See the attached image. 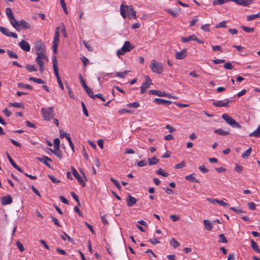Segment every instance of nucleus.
I'll use <instances>...</instances> for the list:
<instances>
[{
	"label": "nucleus",
	"mask_w": 260,
	"mask_h": 260,
	"mask_svg": "<svg viewBox=\"0 0 260 260\" xmlns=\"http://www.w3.org/2000/svg\"><path fill=\"white\" fill-rule=\"evenodd\" d=\"M120 12L123 18H126L127 16L129 19H137V12L133 6H127L122 4L120 6Z\"/></svg>",
	"instance_id": "nucleus-1"
},
{
	"label": "nucleus",
	"mask_w": 260,
	"mask_h": 260,
	"mask_svg": "<svg viewBox=\"0 0 260 260\" xmlns=\"http://www.w3.org/2000/svg\"><path fill=\"white\" fill-rule=\"evenodd\" d=\"M47 60L48 59L46 54H37L35 61L39 67V70L41 74H43L45 71V61Z\"/></svg>",
	"instance_id": "nucleus-2"
},
{
	"label": "nucleus",
	"mask_w": 260,
	"mask_h": 260,
	"mask_svg": "<svg viewBox=\"0 0 260 260\" xmlns=\"http://www.w3.org/2000/svg\"><path fill=\"white\" fill-rule=\"evenodd\" d=\"M150 68L151 71L156 74H161L164 72V66L162 63L158 62L155 59L151 61L150 64Z\"/></svg>",
	"instance_id": "nucleus-3"
},
{
	"label": "nucleus",
	"mask_w": 260,
	"mask_h": 260,
	"mask_svg": "<svg viewBox=\"0 0 260 260\" xmlns=\"http://www.w3.org/2000/svg\"><path fill=\"white\" fill-rule=\"evenodd\" d=\"M53 108L50 107L47 108H42L41 112L44 120L49 121L54 116Z\"/></svg>",
	"instance_id": "nucleus-4"
},
{
	"label": "nucleus",
	"mask_w": 260,
	"mask_h": 260,
	"mask_svg": "<svg viewBox=\"0 0 260 260\" xmlns=\"http://www.w3.org/2000/svg\"><path fill=\"white\" fill-rule=\"evenodd\" d=\"M134 48V46L131 44L129 41H125L121 49L117 51L116 54L118 56L123 55L126 52L131 51Z\"/></svg>",
	"instance_id": "nucleus-5"
},
{
	"label": "nucleus",
	"mask_w": 260,
	"mask_h": 260,
	"mask_svg": "<svg viewBox=\"0 0 260 260\" xmlns=\"http://www.w3.org/2000/svg\"><path fill=\"white\" fill-rule=\"evenodd\" d=\"M12 25L17 31H20L21 29H26L30 28V25L29 24V23L24 20H22L20 21L16 20L14 23H12Z\"/></svg>",
	"instance_id": "nucleus-6"
},
{
	"label": "nucleus",
	"mask_w": 260,
	"mask_h": 260,
	"mask_svg": "<svg viewBox=\"0 0 260 260\" xmlns=\"http://www.w3.org/2000/svg\"><path fill=\"white\" fill-rule=\"evenodd\" d=\"M221 117L226 121V122L233 128H241V126L231 116L227 114H223Z\"/></svg>",
	"instance_id": "nucleus-7"
},
{
	"label": "nucleus",
	"mask_w": 260,
	"mask_h": 260,
	"mask_svg": "<svg viewBox=\"0 0 260 260\" xmlns=\"http://www.w3.org/2000/svg\"><path fill=\"white\" fill-rule=\"evenodd\" d=\"M34 46L37 54H46L45 45L41 40L36 41Z\"/></svg>",
	"instance_id": "nucleus-8"
},
{
	"label": "nucleus",
	"mask_w": 260,
	"mask_h": 260,
	"mask_svg": "<svg viewBox=\"0 0 260 260\" xmlns=\"http://www.w3.org/2000/svg\"><path fill=\"white\" fill-rule=\"evenodd\" d=\"M53 68L54 74L57 78L58 84L62 90H64V86L58 74L57 62L56 58L53 59Z\"/></svg>",
	"instance_id": "nucleus-9"
},
{
	"label": "nucleus",
	"mask_w": 260,
	"mask_h": 260,
	"mask_svg": "<svg viewBox=\"0 0 260 260\" xmlns=\"http://www.w3.org/2000/svg\"><path fill=\"white\" fill-rule=\"evenodd\" d=\"M151 84V80L148 76H145V82L141 86V93L144 94Z\"/></svg>",
	"instance_id": "nucleus-10"
},
{
	"label": "nucleus",
	"mask_w": 260,
	"mask_h": 260,
	"mask_svg": "<svg viewBox=\"0 0 260 260\" xmlns=\"http://www.w3.org/2000/svg\"><path fill=\"white\" fill-rule=\"evenodd\" d=\"M232 99H225L223 100L217 101L213 103V105L216 107H229V103L232 102Z\"/></svg>",
	"instance_id": "nucleus-11"
},
{
	"label": "nucleus",
	"mask_w": 260,
	"mask_h": 260,
	"mask_svg": "<svg viewBox=\"0 0 260 260\" xmlns=\"http://www.w3.org/2000/svg\"><path fill=\"white\" fill-rule=\"evenodd\" d=\"M40 162L46 165L49 168H51L52 166V159L47 156H43L42 157H38L37 158Z\"/></svg>",
	"instance_id": "nucleus-12"
},
{
	"label": "nucleus",
	"mask_w": 260,
	"mask_h": 260,
	"mask_svg": "<svg viewBox=\"0 0 260 260\" xmlns=\"http://www.w3.org/2000/svg\"><path fill=\"white\" fill-rule=\"evenodd\" d=\"M0 31L8 37H12L16 39L18 38L17 34L10 31L8 28L0 26Z\"/></svg>",
	"instance_id": "nucleus-13"
},
{
	"label": "nucleus",
	"mask_w": 260,
	"mask_h": 260,
	"mask_svg": "<svg viewBox=\"0 0 260 260\" xmlns=\"http://www.w3.org/2000/svg\"><path fill=\"white\" fill-rule=\"evenodd\" d=\"M19 46L24 51L28 52L30 50V46L29 43L24 40L19 43Z\"/></svg>",
	"instance_id": "nucleus-14"
},
{
	"label": "nucleus",
	"mask_w": 260,
	"mask_h": 260,
	"mask_svg": "<svg viewBox=\"0 0 260 260\" xmlns=\"http://www.w3.org/2000/svg\"><path fill=\"white\" fill-rule=\"evenodd\" d=\"M6 14L12 25V23H14L16 19L15 18L12 11L10 8H7L6 9Z\"/></svg>",
	"instance_id": "nucleus-15"
},
{
	"label": "nucleus",
	"mask_w": 260,
	"mask_h": 260,
	"mask_svg": "<svg viewBox=\"0 0 260 260\" xmlns=\"http://www.w3.org/2000/svg\"><path fill=\"white\" fill-rule=\"evenodd\" d=\"M1 204L2 205H7L12 203L13 200L9 195L2 197L1 198Z\"/></svg>",
	"instance_id": "nucleus-16"
},
{
	"label": "nucleus",
	"mask_w": 260,
	"mask_h": 260,
	"mask_svg": "<svg viewBox=\"0 0 260 260\" xmlns=\"http://www.w3.org/2000/svg\"><path fill=\"white\" fill-rule=\"evenodd\" d=\"M153 102L156 103L158 105H164L166 106H169L171 104V102L168 100L160 99V98H155L154 99Z\"/></svg>",
	"instance_id": "nucleus-17"
},
{
	"label": "nucleus",
	"mask_w": 260,
	"mask_h": 260,
	"mask_svg": "<svg viewBox=\"0 0 260 260\" xmlns=\"http://www.w3.org/2000/svg\"><path fill=\"white\" fill-rule=\"evenodd\" d=\"M59 41V35H54L53 41V51L54 53L57 51V47Z\"/></svg>",
	"instance_id": "nucleus-18"
},
{
	"label": "nucleus",
	"mask_w": 260,
	"mask_h": 260,
	"mask_svg": "<svg viewBox=\"0 0 260 260\" xmlns=\"http://www.w3.org/2000/svg\"><path fill=\"white\" fill-rule=\"evenodd\" d=\"M187 50L185 49L181 51L177 52L175 54V57L177 59H182L187 56Z\"/></svg>",
	"instance_id": "nucleus-19"
},
{
	"label": "nucleus",
	"mask_w": 260,
	"mask_h": 260,
	"mask_svg": "<svg viewBox=\"0 0 260 260\" xmlns=\"http://www.w3.org/2000/svg\"><path fill=\"white\" fill-rule=\"evenodd\" d=\"M231 1H233L237 4L244 6L249 5L252 2V0H231Z\"/></svg>",
	"instance_id": "nucleus-20"
},
{
	"label": "nucleus",
	"mask_w": 260,
	"mask_h": 260,
	"mask_svg": "<svg viewBox=\"0 0 260 260\" xmlns=\"http://www.w3.org/2000/svg\"><path fill=\"white\" fill-rule=\"evenodd\" d=\"M137 202V200L134 197L130 194H128V198L126 199V203L128 207H132Z\"/></svg>",
	"instance_id": "nucleus-21"
},
{
	"label": "nucleus",
	"mask_w": 260,
	"mask_h": 260,
	"mask_svg": "<svg viewBox=\"0 0 260 260\" xmlns=\"http://www.w3.org/2000/svg\"><path fill=\"white\" fill-rule=\"evenodd\" d=\"M7 156L8 157L9 161H10L12 166L18 171L22 172V170H21V169L15 164V162H14V161L13 160V159L12 158V157L10 156V154L8 153H7Z\"/></svg>",
	"instance_id": "nucleus-22"
},
{
	"label": "nucleus",
	"mask_w": 260,
	"mask_h": 260,
	"mask_svg": "<svg viewBox=\"0 0 260 260\" xmlns=\"http://www.w3.org/2000/svg\"><path fill=\"white\" fill-rule=\"evenodd\" d=\"M149 92L152 94L156 95L161 97H165L167 96V94L165 92H161L158 90H150Z\"/></svg>",
	"instance_id": "nucleus-23"
},
{
	"label": "nucleus",
	"mask_w": 260,
	"mask_h": 260,
	"mask_svg": "<svg viewBox=\"0 0 260 260\" xmlns=\"http://www.w3.org/2000/svg\"><path fill=\"white\" fill-rule=\"evenodd\" d=\"M203 224L205 226V229L207 231H211L213 229V225L210 220L205 219L203 220Z\"/></svg>",
	"instance_id": "nucleus-24"
},
{
	"label": "nucleus",
	"mask_w": 260,
	"mask_h": 260,
	"mask_svg": "<svg viewBox=\"0 0 260 260\" xmlns=\"http://www.w3.org/2000/svg\"><path fill=\"white\" fill-rule=\"evenodd\" d=\"M197 40V37L194 35H191L187 37H182L181 41L183 43H186L189 42L190 41H195Z\"/></svg>",
	"instance_id": "nucleus-25"
},
{
	"label": "nucleus",
	"mask_w": 260,
	"mask_h": 260,
	"mask_svg": "<svg viewBox=\"0 0 260 260\" xmlns=\"http://www.w3.org/2000/svg\"><path fill=\"white\" fill-rule=\"evenodd\" d=\"M214 133L220 136H226L229 135L230 132L228 131H223L221 128H218L214 131Z\"/></svg>",
	"instance_id": "nucleus-26"
},
{
	"label": "nucleus",
	"mask_w": 260,
	"mask_h": 260,
	"mask_svg": "<svg viewBox=\"0 0 260 260\" xmlns=\"http://www.w3.org/2000/svg\"><path fill=\"white\" fill-rule=\"evenodd\" d=\"M252 248L256 252L260 253V249L258 248V245L253 240H250Z\"/></svg>",
	"instance_id": "nucleus-27"
},
{
	"label": "nucleus",
	"mask_w": 260,
	"mask_h": 260,
	"mask_svg": "<svg viewBox=\"0 0 260 260\" xmlns=\"http://www.w3.org/2000/svg\"><path fill=\"white\" fill-rule=\"evenodd\" d=\"M166 11L171 14L172 16L174 17H177L179 15L180 10V9L176 11H173L170 9H168L166 10Z\"/></svg>",
	"instance_id": "nucleus-28"
},
{
	"label": "nucleus",
	"mask_w": 260,
	"mask_h": 260,
	"mask_svg": "<svg viewBox=\"0 0 260 260\" xmlns=\"http://www.w3.org/2000/svg\"><path fill=\"white\" fill-rule=\"evenodd\" d=\"M250 137H260V125L254 132L250 134Z\"/></svg>",
	"instance_id": "nucleus-29"
},
{
	"label": "nucleus",
	"mask_w": 260,
	"mask_h": 260,
	"mask_svg": "<svg viewBox=\"0 0 260 260\" xmlns=\"http://www.w3.org/2000/svg\"><path fill=\"white\" fill-rule=\"evenodd\" d=\"M229 1H231V0H213V4L214 6L221 5L229 2Z\"/></svg>",
	"instance_id": "nucleus-30"
},
{
	"label": "nucleus",
	"mask_w": 260,
	"mask_h": 260,
	"mask_svg": "<svg viewBox=\"0 0 260 260\" xmlns=\"http://www.w3.org/2000/svg\"><path fill=\"white\" fill-rule=\"evenodd\" d=\"M50 150L51 151V152L52 153H53L54 154H55L57 157H58L60 159H61V157H62V155H61V151L59 150V149H57V150H56V149H50Z\"/></svg>",
	"instance_id": "nucleus-31"
},
{
	"label": "nucleus",
	"mask_w": 260,
	"mask_h": 260,
	"mask_svg": "<svg viewBox=\"0 0 260 260\" xmlns=\"http://www.w3.org/2000/svg\"><path fill=\"white\" fill-rule=\"evenodd\" d=\"M149 165L151 166L156 164L158 162V159L155 157L149 158L148 159Z\"/></svg>",
	"instance_id": "nucleus-32"
},
{
	"label": "nucleus",
	"mask_w": 260,
	"mask_h": 260,
	"mask_svg": "<svg viewBox=\"0 0 260 260\" xmlns=\"http://www.w3.org/2000/svg\"><path fill=\"white\" fill-rule=\"evenodd\" d=\"M84 90H85V91L86 92V93H87V94L89 96H90V98H91L93 99H94V95L95 94H93V92L91 89H90L88 86L86 88H85L84 89Z\"/></svg>",
	"instance_id": "nucleus-33"
},
{
	"label": "nucleus",
	"mask_w": 260,
	"mask_h": 260,
	"mask_svg": "<svg viewBox=\"0 0 260 260\" xmlns=\"http://www.w3.org/2000/svg\"><path fill=\"white\" fill-rule=\"evenodd\" d=\"M156 173L157 174L160 175L164 177H167L169 176V174L168 173L166 172L164 170L160 168L156 171Z\"/></svg>",
	"instance_id": "nucleus-34"
},
{
	"label": "nucleus",
	"mask_w": 260,
	"mask_h": 260,
	"mask_svg": "<svg viewBox=\"0 0 260 260\" xmlns=\"http://www.w3.org/2000/svg\"><path fill=\"white\" fill-rule=\"evenodd\" d=\"M252 151L251 147H249L247 150L245 151L242 154L243 158H247L250 154Z\"/></svg>",
	"instance_id": "nucleus-35"
},
{
	"label": "nucleus",
	"mask_w": 260,
	"mask_h": 260,
	"mask_svg": "<svg viewBox=\"0 0 260 260\" xmlns=\"http://www.w3.org/2000/svg\"><path fill=\"white\" fill-rule=\"evenodd\" d=\"M260 17V13L252 14L247 17V20L249 21Z\"/></svg>",
	"instance_id": "nucleus-36"
},
{
	"label": "nucleus",
	"mask_w": 260,
	"mask_h": 260,
	"mask_svg": "<svg viewBox=\"0 0 260 260\" xmlns=\"http://www.w3.org/2000/svg\"><path fill=\"white\" fill-rule=\"evenodd\" d=\"M25 68L30 72L37 71L38 70L37 67L34 65L26 64Z\"/></svg>",
	"instance_id": "nucleus-37"
},
{
	"label": "nucleus",
	"mask_w": 260,
	"mask_h": 260,
	"mask_svg": "<svg viewBox=\"0 0 260 260\" xmlns=\"http://www.w3.org/2000/svg\"><path fill=\"white\" fill-rule=\"evenodd\" d=\"M54 148L56 150L59 149L60 140L58 138H55L53 141Z\"/></svg>",
	"instance_id": "nucleus-38"
},
{
	"label": "nucleus",
	"mask_w": 260,
	"mask_h": 260,
	"mask_svg": "<svg viewBox=\"0 0 260 260\" xmlns=\"http://www.w3.org/2000/svg\"><path fill=\"white\" fill-rule=\"evenodd\" d=\"M71 171L72 173L73 174V176L75 177L76 179H82L78 172L74 167H71Z\"/></svg>",
	"instance_id": "nucleus-39"
},
{
	"label": "nucleus",
	"mask_w": 260,
	"mask_h": 260,
	"mask_svg": "<svg viewBox=\"0 0 260 260\" xmlns=\"http://www.w3.org/2000/svg\"><path fill=\"white\" fill-rule=\"evenodd\" d=\"M129 72V71H124L123 72H117L116 73V76L120 78H124L126 77L127 74Z\"/></svg>",
	"instance_id": "nucleus-40"
},
{
	"label": "nucleus",
	"mask_w": 260,
	"mask_h": 260,
	"mask_svg": "<svg viewBox=\"0 0 260 260\" xmlns=\"http://www.w3.org/2000/svg\"><path fill=\"white\" fill-rule=\"evenodd\" d=\"M18 87L21 88H26L28 89H32L31 86L27 84H24L22 83H19L18 84Z\"/></svg>",
	"instance_id": "nucleus-41"
},
{
	"label": "nucleus",
	"mask_w": 260,
	"mask_h": 260,
	"mask_svg": "<svg viewBox=\"0 0 260 260\" xmlns=\"http://www.w3.org/2000/svg\"><path fill=\"white\" fill-rule=\"evenodd\" d=\"M241 28L246 32L247 33H251L252 32L254 31V28L246 26H241Z\"/></svg>",
	"instance_id": "nucleus-42"
},
{
	"label": "nucleus",
	"mask_w": 260,
	"mask_h": 260,
	"mask_svg": "<svg viewBox=\"0 0 260 260\" xmlns=\"http://www.w3.org/2000/svg\"><path fill=\"white\" fill-rule=\"evenodd\" d=\"M10 104L14 107L24 108V104L22 103H10Z\"/></svg>",
	"instance_id": "nucleus-43"
},
{
	"label": "nucleus",
	"mask_w": 260,
	"mask_h": 260,
	"mask_svg": "<svg viewBox=\"0 0 260 260\" xmlns=\"http://www.w3.org/2000/svg\"><path fill=\"white\" fill-rule=\"evenodd\" d=\"M29 79L30 81H32L34 82H36V83H37L39 84H43L45 83L43 80H42L41 79H40V78H36L35 77H30Z\"/></svg>",
	"instance_id": "nucleus-44"
},
{
	"label": "nucleus",
	"mask_w": 260,
	"mask_h": 260,
	"mask_svg": "<svg viewBox=\"0 0 260 260\" xmlns=\"http://www.w3.org/2000/svg\"><path fill=\"white\" fill-rule=\"evenodd\" d=\"M7 52L10 58H18V56H17V54L16 53L13 52L12 51L7 50Z\"/></svg>",
	"instance_id": "nucleus-45"
},
{
	"label": "nucleus",
	"mask_w": 260,
	"mask_h": 260,
	"mask_svg": "<svg viewBox=\"0 0 260 260\" xmlns=\"http://www.w3.org/2000/svg\"><path fill=\"white\" fill-rule=\"evenodd\" d=\"M83 44L84 45L85 47L88 49L89 51L92 52L93 49L92 47L88 43V42H86L85 40L83 41Z\"/></svg>",
	"instance_id": "nucleus-46"
},
{
	"label": "nucleus",
	"mask_w": 260,
	"mask_h": 260,
	"mask_svg": "<svg viewBox=\"0 0 260 260\" xmlns=\"http://www.w3.org/2000/svg\"><path fill=\"white\" fill-rule=\"evenodd\" d=\"M170 244L174 248H176L180 246V243L177 241H176L174 238H172L170 240Z\"/></svg>",
	"instance_id": "nucleus-47"
},
{
	"label": "nucleus",
	"mask_w": 260,
	"mask_h": 260,
	"mask_svg": "<svg viewBox=\"0 0 260 260\" xmlns=\"http://www.w3.org/2000/svg\"><path fill=\"white\" fill-rule=\"evenodd\" d=\"M226 27V21H222V22L217 24L215 25V27L218 28H225Z\"/></svg>",
	"instance_id": "nucleus-48"
},
{
	"label": "nucleus",
	"mask_w": 260,
	"mask_h": 260,
	"mask_svg": "<svg viewBox=\"0 0 260 260\" xmlns=\"http://www.w3.org/2000/svg\"><path fill=\"white\" fill-rule=\"evenodd\" d=\"M128 108H137L140 106V104L138 102H134L133 103L128 104L126 105Z\"/></svg>",
	"instance_id": "nucleus-49"
},
{
	"label": "nucleus",
	"mask_w": 260,
	"mask_h": 260,
	"mask_svg": "<svg viewBox=\"0 0 260 260\" xmlns=\"http://www.w3.org/2000/svg\"><path fill=\"white\" fill-rule=\"evenodd\" d=\"M219 237L220 238L219 240L220 243H226L228 242V240L223 234H220Z\"/></svg>",
	"instance_id": "nucleus-50"
},
{
	"label": "nucleus",
	"mask_w": 260,
	"mask_h": 260,
	"mask_svg": "<svg viewBox=\"0 0 260 260\" xmlns=\"http://www.w3.org/2000/svg\"><path fill=\"white\" fill-rule=\"evenodd\" d=\"M66 135L67 136V140L69 142L70 146L71 147V148L73 150V151H74V147L73 143V142H72V141L71 140V139L70 138V134H66Z\"/></svg>",
	"instance_id": "nucleus-51"
},
{
	"label": "nucleus",
	"mask_w": 260,
	"mask_h": 260,
	"mask_svg": "<svg viewBox=\"0 0 260 260\" xmlns=\"http://www.w3.org/2000/svg\"><path fill=\"white\" fill-rule=\"evenodd\" d=\"M81 105H82V109H83V113L84 114H85V115L86 116V117H88L89 116V114H88V111L86 108V106H85V105L84 104V103L82 101L81 102Z\"/></svg>",
	"instance_id": "nucleus-52"
},
{
	"label": "nucleus",
	"mask_w": 260,
	"mask_h": 260,
	"mask_svg": "<svg viewBox=\"0 0 260 260\" xmlns=\"http://www.w3.org/2000/svg\"><path fill=\"white\" fill-rule=\"evenodd\" d=\"M79 78L80 82H81L83 87L84 88V89H85V88L88 87V86L86 85V84L85 83V80H84L83 78L82 77V76L81 74L79 75Z\"/></svg>",
	"instance_id": "nucleus-53"
},
{
	"label": "nucleus",
	"mask_w": 260,
	"mask_h": 260,
	"mask_svg": "<svg viewBox=\"0 0 260 260\" xmlns=\"http://www.w3.org/2000/svg\"><path fill=\"white\" fill-rule=\"evenodd\" d=\"M83 65L84 67H86L89 63V60L85 56H83L80 58Z\"/></svg>",
	"instance_id": "nucleus-54"
},
{
	"label": "nucleus",
	"mask_w": 260,
	"mask_h": 260,
	"mask_svg": "<svg viewBox=\"0 0 260 260\" xmlns=\"http://www.w3.org/2000/svg\"><path fill=\"white\" fill-rule=\"evenodd\" d=\"M16 246L20 251L23 252L25 250L23 245L20 242L17 241L16 242Z\"/></svg>",
	"instance_id": "nucleus-55"
},
{
	"label": "nucleus",
	"mask_w": 260,
	"mask_h": 260,
	"mask_svg": "<svg viewBox=\"0 0 260 260\" xmlns=\"http://www.w3.org/2000/svg\"><path fill=\"white\" fill-rule=\"evenodd\" d=\"M118 113L119 114H123L124 113H132L133 112L132 110H127L125 108H122L121 109H120V110H119L118 111Z\"/></svg>",
	"instance_id": "nucleus-56"
},
{
	"label": "nucleus",
	"mask_w": 260,
	"mask_h": 260,
	"mask_svg": "<svg viewBox=\"0 0 260 260\" xmlns=\"http://www.w3.org/2000/svg\"><path fill=\"white\" fill-rule=\"evenodd\" d=\"M224 69L227 70H232L233 68V66L230 62H227L223 64Z\"/></svg>",
	"instance_id": "nucleus-57"
},
{
	"label": "nucleus",
	"mask_w": 260,
	"mask_h": 260,
	"mask_svg": "<svg viewBox=\"0 0 260 260\" xmlns=\"http://www.w3.org/2000/svg\"><path fill=\"white\" fill-rule=\"evenodd\" d=\"M51 219L52 221V222L57 226H59V227H61V224H60L59 222L58 221V220L55 218L53 216H51Z\"/></svg>",
	"instance_id": "nucleus-58"
},
{
	"label": "nucleus",
	"mask_w": 260,
	"mask_h": 260,
	"mask_svg": "<svg viewBox=\"0 0 260 260\" xmlns=\"http://www.w3.org/2000/svg\"><path fill=\"white\" fill-rule=\"evenodd\" d=\"M230 209L235 212H236L238 214H241L242 213H244V212L240 209L236 208L235 207H231Z\"/></svg>",
	"instance_id": "nucleus-59"
},
{
	"label": "nucleus",
	"mask_w": 260,
	"mask_h": 260,
	"mask_svg": "<svg viewBox=\"0 0 260 260\" xmlns=\"http://www.w3.org/2000/svg\"><path fill=\"white\" fill-rule=\"evenodd\" d=\"M137 165L139 167H144L147 165V162L145 160H142L138 162Z\"/></svg>",
	"instance_id": "nucleus-60"
},
{
	"label": "nucleus",
	"mask_w": 260,
	"mask_h": 260,
	"mask_svg": "<svg viewBox=\"0 0 260 260\" xmlns=\"http://www.w3.org/2000/svg\"><path fill=\"white\" fill-rule=\"evenodd\" d=\"M111 181L113 182L115 186H116L119 190H121V186L117 180H111Z\"/></svg>",
	"instance_id": "nucleus-61"
},
{
	"label": "nucleus",
	"mask_w": 260,
	"mask_h": 260,
	"mask_svg": "<svg viewBox=\"0 0 260 260\" xmlns=\"http://www.w3.org/2000/svg\"><path fill=\"white\" fill-rule=\"evenodd\" d=\"M212 48L214 51H222L221 47L219 45L213 46Z\"/></svg>",
	"instance_id": "nucleus-62"
},
{
	"label": "nucleus",
	"mask_w": 260,
	"mask_h": 260,
	"mask_svg": "<svg viewBox=\"0 0 260 260\" xmlns=\"http://www.w3.org/2000/svg\"><path fill=\"white\" fill-rule=\"evenodd\" d=\"M201 29L206 31H209L210 30L209 24H205L202 25L201 26Z\"/></svg>",
	"instance_id": "nucleus-63"
},
{
	"label": "nucleus",
	"mask_w": 260,
	"mask_h": 260,
	"mask_svg": "<svg viewBox=\"0 0 260 260\" xmlns=\"http://www.w3.org/2000/svg\"><path fill=\"white\" fill-rule=\"evenodd\" d=\"M3 112L6 115V116L9 117L11 115V112L9 111V110L6 108L3 110Z\"/></svg>",
	"instance_id": "nucleus-64"
}]
</instances>
